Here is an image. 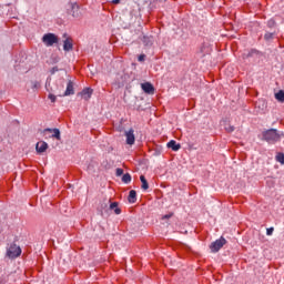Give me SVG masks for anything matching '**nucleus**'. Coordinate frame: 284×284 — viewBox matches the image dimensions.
<instances>
[{
    "mask_svg": "<svg viewBox=\"0 0 284 284\" xmlns=\"http://www.w3.org/2000/svg\"><path fill=\"white\" fill-rule=\"evenodd\" d=\"M262 136L263 141H266V143L274 145L275 143H278L281 139H284V132L276 129H268L262 133Z\"/></svg>",
    "mask_w": 284,
    "mask_h": 284,
    "instance_id": "obj_1",
    "label": "nucleus"
},
{
    "mask_svg": "<svg viewBox=\"0 0 284 284\" xmlns=\"http://www.w3.org/2000/svg\"><path fill=\"white\" fill-rule=\"evenodd\" d=\"M7 256L9 258H19V256H21V246H18L17 244H11L7 250Z\"/></svg>",
    "mask_w": 284,
    "mask_h": 284,
    "instance_id": "obj_2",
    "label": "nucleus"
},
{
    "mask_svg": "<svg viewBox=\"0 0 284 284\" xmlns=\"http://www.w3.org/2000/svg\"><path fill=\"white\" fill-rule=\"evenodd\" d=\"M42 41L48 48H50L54 43H59V37H57L54 33H47L43 36Z\"/></svg>",
    "mask_w": 284,
    "mask_h": 284,
    "instance_id": "obj_3",
    "label": "nucleus"
},
{
    "mask_svg": "<svg viewBox=\"0 0 284 284\" xmlns=\"http://www.w3.org/2000/svg\"><path fill=\"white\" fill-rule=\"evenodd\" d=\"M225 243H227V241L224 237H221L219 240H216L215 242L211 243L210 245V250L213 254H216V252H219L223 245H225Z\"/></svg>",
    "mask_w": 284,
    "mask_h": 284,
    "instance_id": "obj_4",
    "label": "nucleus"
},
{
    "mask_svg": "<svg viewBox=\"0 0 284 284\" xmlns=\"http://www.w3.org/2000/svg\"><path fill=\"white\" fill-rule=\"evenodd\" d=\"M43 134H52V139H57V141H61V131L59 129H44Z\"/></svg>",
    "mask_w": 284,
    "mask_h": 284,
    "instance_id": "obj_5",
    "label": "nucleus"
},
{
    "mask_svg": "<svg viewBox=\"0 0 284 284\" xmlns=\"http://www.w3.org/2000/svg\"><path fill=\"white\" fill-rule=\"evenodd\" d=\"M126 136V144L128 145H134V142L136 141V138L134 136V129H130L124 133Z\"/></svg>",
    "mask_w": 284,
    "mask_h": 284,
    "instance_id": "obj_6",
    "label": "nucleus"
},
{
    "mask_svg": "<svg viewBox=\"0 0 284 284\" xmlns=\"http://www.w3.org/2000/svg\"><path fill=\"white\" fill-rule=\"evenodd\" d=\"M93 92H94V90H92L91 88H84L82 90V92L79 93V95L82 97V99H84V101H90V99H92Z\"/></svg>",
    "mask_w": 284,
    "mask_h": 284,
    "instance_id": "obj_7",
    "label": "nucleus"
},
{
    "mask_svg": "<svg viewBox=\"0 0 284 284\" xmlns=\"http://www.w3.org/2000/svg\"><path fill=\"white\" fill-rule=\"evenodd\" d=\"M141 88L145 94H154V85L150 82H144L141 84Z\"/></svg>",
    "mask_w": 284,
    "mask_h": 284,
    "instance_id": "obj_8",
    "label": "nucleus"
},
{
    "mask_svg": "<svg viewBox=\"0 0 284 284\" xmlns=\"http://www.w3.org/2000/svg\"><path fill=\"white\" fill-rule=\"evenodd\" d=\"M72 94H74V82L69 80L63 97H72Z\"/></svg>",
    "mask_w": 284,
    "mask_h": 284,
    "instance_id": "obj_9",
    "label": "nucleus"
},
{
    "mask_svg": "<svg viewBox=\"0 0 284 284\" xmlns=\"http://www.w3.org/2000/svg\"><path fill=\"white\" fill-rule=\"evenodd\" d=\"M36 150L39 154H43L48 150V144L44 141H40L37 143Z\"/></svg>",
    "mask_w": 284,
    "mask_h": 284,
    "instance_id": "obj_10",
    "label": "nucleus"
},
{
    "mask_svg": "<svg viewBox=\"0 0 284 284\" xmlns=\"http://www.w3.org/2000/svg\"><path fill=\"white\" fill-rule=\"evenodd\" d=\"M166 146L173 150V152H179V150H181V144L176 143L174 140L168 142Z\"/></svg>",
    "mask_w": 284,
    "mask_h": 284,
    "instance_id": "obj_11",
    "label": "nucleus"
},
{
    "mask_svg": "<svg viewBox=\"0 0 284 284\" xmlns=\"http://www.w3.org/2000/svg\"><path fill=\"white\" fill-rule=\"evenodd\" d=\"M72 48H73L72 38H67V39L64 40V43H63V50H64L65 52H70V50H72Z\"/></svg>",
    "mask_w": 284,
    "mask_h": 284,
    "instance_id": "obj_12",
    "label": "nucleus"
},
{
    "mask_svg": "<svg viewBox=\"0 0 284 284\" xmlns=\"http://www.w3.org/2000/svg\"><path fill=\"white\" fill-rule=\"evenodd\" d=\"M140 181L142 183L141 187H142V190H144V192L150 190V184L148 183V180L145 179V175H141Z\"/></svg>",
    "mask_w": 284,
    "mask_h": 284,
    "instance_id": "obj_13",
    "label": "nucleus"
},
{
    "mask_svg": "<svg viewBox=\"0 0 284 284\" xmlns=\"http://www.w3.org/2000/svg\"><path fill=\"white\" fill-rule=\"evenodd\" d=\"M110 210L114 211V214H121V209L119 207V202H113L110 204Z\"/></svg>",
    "mask_w": 284,
    "mask_h": 284,
    "instance_id": "obj_14",
    "label": "nucleus"
},
{
    "mask_svg": "<svg viewBox=\"0 0 284 284\" xmlns=\"http://www.w3.org/2000/svg\"><path fill=\"white\" fill-rule=\"evenodd\" d=\"M72 17H79V4L77 2L71 3Z\"/></svg>",
    "mask_w": 284,
    "mask_h": 284,
    "instance_id": "obj_15",
    "label": "nucleus"
},
{
    "mask_svg": "<svg viewBox=\"0 0 284 284\" xmlns=\"http://www.w3.org/2000/svg\"><path fill=\"white\" fill-rule=\"evenodd\" d=\"M129 203H134L136 201V191L131 190L128 197Z\"/></svg>",
    "mask_w": 284,
    "mask_h": 284,
    "instance_id": "obj_16",
    "label": "nucleus"
},
{
    "mask_svg": "<svg viewBox=\"0 0 284 284\" xmlns=\"http://www.w3.org/2000/svg\"><path fill=\"white\" fill-rule=\"evenodd\" d=\"M276 101H280V103H284V91L280 90L277 93H275Z\"/></svg>",
    "mask_w": 284,
    "mask_h": 284,
    "instance_id": "obj_17",
    "label": "nucleus"
},
{
    "mask_svg": "<svg viewBox=\"0 0 284 284\" xmlns=\"http://www.w3.org/2000/svg\"><path fill=\"white\" fill-rule=\"evenodd\" d=\"M132 182V175H130V173H125L122 176V183H131Z\"/></svg>",
    "mask_w": 284,
    "mask_h": 284,
    "instance_id": "obj_18",
    "label": "nucleus"
},
{
    "mask_svg": "<svg viewBox=\"0 0 284 284\" xmlns=\"http://www.w3.org/2000/svg\"><path fill=\"white\" fill-rule=\"evenodd\" d=\"M275 161H277V163H281L282 165H284V153H277L275 156Z\"/></svg>",
    "mask_w": 284,
    "mask_h": 284,
    "instance_id": "obj_19",
    "label": "nucleus"
},
{
    "mask_svg": "<svg viewBox=\"0 0 284 284\" xmlns=\"http://www.w3.org/2000/svg\"><path fill=\"white\" fill-rule=\"evenodd\" d=\"M264 39L265 41H271V39H274V33H270V32L265 33Z\"/></svg>",
    "mask_w": 284,
    "mask_h": 284,
    "instance_id": "obj_20",
    "label": "nucleus"
},
{
    "mask_svg": "<svg viewBox=\"0 0 284 284\" xmlns=\"http://www.w3.org/2000/svg\"><path fill=\"white\" fill-rule=\"evenodd\" d=\"M49 99H50L51 103L57 102V95H54V94H49Z\"/></svg>",
    "mask_w": 284,
    "mask_h": 284,
    "instance_id": "obj_21",
    "label": "nucleus"
},
{
    "mask_svg": "<svg viewBox=\"0 0 284 284\" xmlns=\"http://www.w3.org/2000/svg\"><path fill=\"white\" fill-rule=\"evenodd\" d=\"M115 174L116 176H123V169H116Z\"/></svg>",
    "mask_w": 284,
    "mask_h": 284,
    "instance_id": "obj_22",
    "label": "nucleus"
},
{
    "mask_svg": "<svg viewBox=\"0 0 284 284\" xmlns=\"http://www.w3.org/2000/svg\"><path fill=\"white\" fill-rule=\"evenodd\" d=\"M174 216V213H169L164 216H162V220L165 221L166 219H172Z\"/></svg>",
    "mask_w": 284,
    "mask_h": 284,
    "instance_id": "obj_23",
    "label": "nucleus"
},
{
    "mask_svg": "<svg viewBox=\"0 0 284 284\" xmlns=\"http://www.w3.org/2000/svg\"><path fill=\"white\" fill-rule=\"evenodd\" d=\"M266 234H267V236H272V234H274V227L267 229Z\"/></svg>",
    "mask_w": 284,
    "mask_h": 284,
    "instance_id": "obj_24",
    "label": "nucleus"
},
{
    "mask_svg": "<svg viewBox=\"0 0 284 284\" xmlns=\"http://www.w3.org/2000/svg\"><path fill=\"white\" fill-rule=\"evenodd\" d=\"M138 61L143 62L145 61V54H140Z\"/></svg>",
    "mask_w": 284,
    "mask_h": 284,
    "instance_id": "obj_25",
    "label": "nucleus"
},
{
    "mask_svg": "<svg viewBox=\"0 0 284 284\" xmlns=\"http://www.w3.org/2000/svg\"><path fill=\"white\" fill-rule=\"evenodd\" d=\"M226 132H234V126L229 125L225 128Z\"/></svg>",
    "mask_w": 284,
    "mask_h": 284,
    "instance_id": "obj_26",
    "label": "nucleus"
},
{
    "mask_svg": "<svg viewBox=\"0 0 284 284\" xmlns=\"http://www.w3.org/2000/svg\"><path fill=\"white\" fill-rule=\"evenodd\" d=\"M112 3H113L114 6H116V4L121 3V0H113Z\"/></svg>",
    "mask_w": 284,
    "mask_h": 284,
    "instance_id": "obj_27",
    "label": "nucleus"
}]
</instances>
